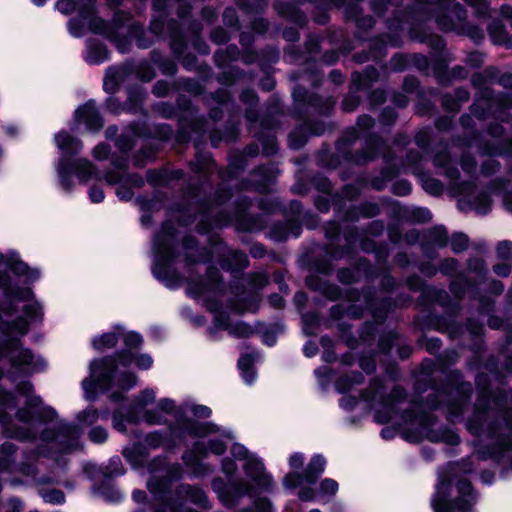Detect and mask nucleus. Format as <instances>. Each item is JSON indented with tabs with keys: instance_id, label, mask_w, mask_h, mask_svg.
Masks as SVG:
<instances>
[{
	"instance_id": "f257e3e1",
	"label": "nucleus",
	"mask_w": 512,
	"mask_h": 512,
	"mask_svg": "<svg viewBox=\"0 0 512 512\" xmlns=\"http://www.w3.org/2000/svg\"><path fill=\"white\" fill-rule=\"evenodd\" d=\"M195 149L196 157L190 162V169L199 176L200 183L189 184L187 187L188 197L195 202L184 210L171 208L169 215L175 217L181 226L190 225L199 218L196 231L202 235L209 233L214 227L223 228L231 223L240 232L262 230L266 225L264 217L247 213L252 205L249 197H239L236 200L235 211L231 215L220 209V206L231 198L230 190L219 185L216 191L211 193V175L217 171L222 182L235 179L247 166L244 155L239 151L231 152L227 167L218 169L210 152L201 151L199 143H195Z\"/></svg>"
},
{
	"instance_id": "f03ea898",
	"label": "nucleus",
	"mask_w": 512,
	"mask_h": 512,
	"mask_svg": "<svg viewBox=\"0 0 512 512\" xmlns=\"http://www.w3.org/2000/svg\"><path fill=\"white\" fill-rule=\"evenodd\" d=\"M402 0H372L371 11L382 17L391 5L395 9L392 16L386 20V27L391 33H385L371 40L368 52L357 53L354 60L357 63H365L369 60H379L386 56L387 47L397 48L402 45L400 32L406 16L416 20L434 19L439 30L445 33L454 32L458 35L467 36L475 43L484 39V33L476 25L469 24L466 9L457 0H415L413 4L402 7Z\"/></svg>"
},
{
	"instance_id": "7ed1b4c3",
	"label": "nucleus",
	"mask_w": 512,
	"mask_h": 512,
	"mask_svg": "<svg viewBox=\"0 0 512 512\" xmlns=\"http://www.w3.org/2000/svg\"><path fill=\"white\" fill-rule=\"evenodd\" d=\"M435 368L436 363L433 360L425 359L422 362L421 375L417 378L414 388L418 393H422L427 389L422 384L428 381V386L433 390V393L427 397L425 402L413 400L411 408L403 411L400 418L406 424L418 421L421 432L430 442L456 446L461 441L460 436L453 429L446 426L434 429L433 426L437 421L436 417L424 410L433 411L438 409L442 404L441 398L448 394L449 389L456 393V397L449 398L446 402V418L452 423L459 421L463 418L466 406L472 398L473 386L470 382L463 380V374L460 370L455 369L446 374V384L442 388H437L431 379Z\"/></svg>"
},
{
	"instance_id": "20e7f679",
	"label": "nucleus",
	"mask_w": 512,
	"mask_h": 512,
	"mask_svg": "<svg viewBox=\"0 0 512 512\" xmlns=\"http://www.w3.org/2000/svg\"><path fill=\"white\" fill-rule=\"evenodd\" d=\"M209 244L211 249L200 247L194 236H185L182 241L185 268L190 271L195 264L210 263L215 257L220 267L224 271L230 272L233 277L229 288L234 298L229 301V308L238 314L248 311L257 312V296L254 294L246 296L245 287L237 280V273H241L249 266L247 254L239 249L230 248L220 238L210 237Z\"/></svg>"
},
{
	"instance_id": "39448f33",
	"label": "nucleus",
	"mask_w": 512,
	"mask_h": 512,
	"mask_svg": "<svg viewBox=\"0 0 512 512\" xmlns=\"http://www.w3.org/2000/svg\"><path fill=\"white\" fill-rule=\"evenodd\" d=\"M151 477L147 487L154 499L161 503V507L154 512H182L184 501L200 506L204 509L210 508L206 493L197 486L180 484L177 486L174 496L172 494V483L182 477L179 464L167 463L166 457H155L148 465Z\"/></svg>"
},
{
	"instance_id": "423d86ee",
	"label": "nucleus",
	"mask_w": 512,
	"mask_h": 512,
	"mask_svg": "<svg viewBox=\"0 0 512 512\" xmlns=\"http://www.w3.org/2000/svg\"><path fill=\"white\" fill-rule=\"evenodd\" d=\"M374 126L375 119L372 116L360 115L355 126L347 128L336 142V154L331 156V161L325 163V155L320 156L323 165L335 169L342 161L364 166L376 160L386 143L378 133L373 131Z\"/></svg>"
},
{
	"instance_id": "0eeeda50",
	"label": "nucleus",
	"mask_w": 512,
	"mask_h": 512,
	"mask_svg": "<svg viewBox=\"0 0 512 512\" xmlns=\"http://www.w3.org/2000/svg\"><path fill=\"white\" fill-rule=\"evenodd\" d=\"M29 329V321L21 316L11 321L0 322V333L4 336L0 340V362L7 360L18 374H31L45 365L43 360L35 361L33 352L23 346L19 337H8L12 333L23 337Z\"/></svg>"
},
{
	"instance_id": "6e6552de",
	"label": "nucleus",
	"mask_w": 512,
	"mask_h": 512,
	"mask_svg": "<svg viewBox=\"0 0 512 512\" xmlns=\"http://www.w3.org/2000/svg\"><path fill=\"white\" fill-rule=\"evenodd\" d=\"M187 283L188 294L195 299L202 298L206 308L215 314L214 327L208 329L211 339H216V331L218 329L228 331V327L232 324L230 323V318L228 315L220 312L222 308L221 299L226 291L220 271L215 266L210 265L205 276L197 279L189 277Z\"/></svg>"
},
{
	"instance_id": "1a4fd4ad",
	"label": "nucleus",
	"mask_w": 512,
	"mask_h": 512,
	"mask_svg": "<svg viewBox=\"0 0 512 512\" xmlns=\"http://www.w3.org/2000/svg\"><path fill=\"white\" fill-rule=\"evenodd\" d=\"M408 36L412 41L426 44L434 60L433 74L438 84L448 86L454 80H464L468 77V70L456 65L448 70V64L454 60L452 53L446 50V42L443 37L431 32L418 24H412Z\"/></svg>"
},
{
	"instance_id": "9d476101",
	"label": "nucleus",
	"mask_w": 512,
	"mask_h": 512,
	"mask_svg": "<svg viewBox=\"0 0 512 512\" xmlns=\"http://www.w3.org/2000/svg\"><path fill=\"white\" fill-rule=\"evenodd\" d=\"M176 246V228L170 220H166L153 239L155 260L152 266V274L158 281L172 290L179 288L183 283L181 274L171 269V265L178 257Z\"/></svg>"
},
{
	"instance_id": "9b49d317",
	"label": "nucleus",
	"mask_w": 512,
	"mask_h": 512,
	"mask_svg": "<svg viewBox=\"0 0 512 512\" xmlns=\"http://www.w3.org/2000/svg\"><path fill=\"white\" fill-rule=\"evenodd\" d=\"M321 39L317 35H309L305 41V51L291 46L284 52V60L290 64H305L304 70L294 71L290 74L291 81L305 80L312 87H319L323 81V72L315 62V56L320 53Z\"/></svg>"
},
{
	"instance_id": "f8f14e48",
	"label": "nucleus",
	"mask_w": 512,
	"mask_h": 512,
	"mask_svg": "<svg viewBox=\"0 0 512 512\" xmlns=\"http://www.w3.org/2000/svg\"><path fill=\"white\" fill-rule=\"evenodd\" d=\"M82 431L77 424L64 421L57 422L53 427L45 428L40 433L43 445L39 446L37 453L43 456H52L54 453H70L80 447Z\"/></svg>"
},
{
	"instance_id": "ddd939ff",
	"label": "nucleus",
	"mask_w": 512,
	"mask_h": 512,
	"mask_svg": "<svg viewBox=\"0 0 512 512\" xmlns=\"http://www.w3.org/2000/svg\"><path fill=\"white\" fill-rule=\"evenodd\" d=\"M125 349L115 352L113 355L101 359H94L90 364V370L99 373V381L104 387H109L118 365L129 367L134 361L133 350H138L143 344V337L136 332H129L123 336Z\"/></svg>"
},
{
	"instance_id": "4468645a",
	"label": "nucleus",
	"mask_w": 512,
	"mask_h": 512,
	"mask_svg": "<svg viewBox=\"0 0 512 512\" xmlns=\"http://www.w3.org/2000/svg\"><path fill=\"white\" fill-rule=\"evenodd\" d=\"M407 397L405 389L401 386H394L390 394L386 397L383 380L375 377L370 380L366 389L360 393V398L372 404L378 401L382 408L377 409L374 413V420L378 424L389 423L392 416L396 413L395 404L403 402Z\"/></svg>"
},
{
	"instance_id": "2eb2a0df",
	"label": "nucleus",
	"mask_w": 512,
	"mask_h": 512,
	"mask_svg": "<svg viewBox=\"0 0 512 512\" xmlns=\"http://www.w3.org/2000/svg\"><path fill=\"white\" fill-rule=\"evenodd\" d=\"M15 391L26 398L25 406L18 408L15 418L37 432L33 422H45L56 417V411L49 406H44L42 398L34 394V386L30 381H22L15 387Z\"/></svg>"
},
{
	"instance_id": "dca6fc26",
	"label": "nucleus",
	"mask_w": 512,
	"mask_h": 512,
	"mask_svg": "<svg viewBox=\"0 0 512 512\" xmlns=\"http://www.w3.org/2000/svg\"><path fill=\"white\" fill-rule=\"evenodd\" d=\"M292 98V116L296 119H304L312 114L328 116L336 104L335 97H323L316 93H310L301 85H296L293 88Z\"/></svg>"
},
{
	"instance_id": "f3484780",
	"label": "nucleus",
	"mask_w": 512,
	"mask_h": 512,
	"mask_svg": "<svg viewBox=\"0 0 512 512\" xmlns=\"http://www.w3.org/2000/svg\"><path fill=\"white\" fill-rule=\"evenodd\" d=\"M458 496L446 501V484L442 482L437 486L436 493L431 499L434 512H473L476 502V494L470 481L461 479L457 482Z\"/></svg>"
},
{
	"instance_id": "a211bd4d",
	"label": "nucleus",
	"mask_w": 512,
	"mask_h": 512,
	"mask_svg": "<svg viewBox=\"0 0 512 512\" xmlns=\"http://www.w3.org/2000/svg\"><path fill=\"white\" fill-rule=\"evenodd\" d=\"M282 113V103L279 97L273 94L267 101L266 113L258 120L261 130L254 132V137L261 142L265 155H274L277 152V139L273 131L280 126L277 117Z\"/></svg>"
},
{
	"instance_id": "6ab92c4d",
	"label": "nucleus",
	"mask_w": 512,
	"mask_h": 512,
	"mask_svg": "<svg viewBox=\"0 0 512 512\" xmlns=\"http://www.w3.org/2000/svg\"><path fill=\"white\" fill-rule=\"evenodd\" d=\"M56 170L63 190L71 192L74 187L72 173L74 172L80 183H87L91 179L102 180L101 174L96 171L95 165L84 158L71 162L69 159L59 158Z\"/></svg>"
},
{
	"instance_id": "aec40b11",
	"label": "nucleus",
	"mask_w": 512,
	"mask_h": 512,
	"mask_svg": "<svg viewBox=\"0 0 512 512\" xmlns=\"http://www.w3.org/2000/svg\"><path fill=\"white\" fill-rule=\"evenodd\" d=\"M16 407V396L0 385V425L3 434L7 438L19 441L33 442L36 440V431L32 428H24L13 423L12 417L5 410Z\"/></svg>"
},
{
	"instance_id": "412c9836",
	"label": "nucleus",
	"mask_w": 512,
	"mask_h": 512,
	"mask_svg": "<svg viewBox=\"0 0 512 512\" xmlns=\"http://www.w3.org/2000/svg\"><path fill=\"white\" fill-rule=\"evenodd\" d=\"M211 487L221 503L228 508L236 506L244 496H253L251 484L243 479H228L227 484L221 477H215L211 481Z\"/></svg>"
},
{
	"instance_id": "4be33fe9",
	"label": "nucleus",
	"mask_w": 512,
	"mask_h": 512,
	"mask_svg": "<svg viewBox=\"0 0 512 512\" xmlns=\"http://www.w3.org/2000/svg\"><path fill=\"white\" fill-rule=\"evenodd\" d=\"M478 98L476 97V101L470 106V113L479 120H484L488 117L489 113L491 115L503 122L509 123L512 119V115L510 113L512 109V96L509 93L499 92L494 96L491 101L487 102V107H482L478 103Z\"/></svg>"
},
{
	"instance_id": "5701e85b",
	"label": "nucleus",
	"mask_w": 512,
	"mask_h": 512,
	"mask_svg": "<svg viewBox=\"0 0 512 512\" xmlns=\"http://www.w3.org/2000/svg\"><path fill=\"white\" fill-rule=\"evenodd\" d=\"M379 79V72L374 66H367L362 73L353 72L348 94L344 97L341 107L344 112H353L361 103L358 92L371 87Z\"/></svg>"
},
{
	"instance_id": "b1692460",
	"label": "nucleus",
	"mask_w": 512,
	"mask_h": 512,
	"mask_svg": "<svg viewBox=\"0 0 512 512\" xmlns=\"http://www.w3.org/2000/svg\"><path fill=\"white\" fill-rule=\"evenodd\" d=\"M442 149L437 151L433 156V164L437 168L443 169V175L448 178L451 182V187L455 189L459 194H468L475 187L473 181L460 182V171L459 169L451 165L452 157L448 150V144L446 142H440Z\"/></svg>"
},
{
	"instance_id": "393cba45",
	"label": "nucleus",
	"mask_w": 512,
	"mask_h": 512,
	"mask_svg": "<svg viewBox=\"0 0 512 512\" xmlns=\"http://www.w3.org/2000/svg\"><path fill=\"white\" fill-rule=\"evenodd\" d=\"M367 308L371 309L373 319L380 323H384L390 312L396 307L407 306L412 302V297L409 294H401L396 299L386 297L377 300L374 296L372 288H367L363 291Z\"/></svg>"
},
{
	"instance_id": "a878e982",
	"label": "nucleus",
	"mask_w": 512,
	"mask_h": 512,
	"mask_svg": "<svg viewBox=\"0 0 512 512\" xmlns=\"http://www.w3.org/2000/svg\"><path fill=\"white\" fill-rule=\"evenodd\" d=\"M326 460L320 454L311 457L305 469L299 472H291L284 477L283 484L286 488L293 489L301 484H315L324 473Z\"/></svg>"
},
{
	"instance_id": "bb28decb",
	"label": "nucleus",
	"mask_w": 512,
	"mask_h": 512,
	"mask_svg": "<svg viewBox=\"0 0 512 512\" xmlns=\"http://www.w3.org/2000/svg\"><path fill=\"white\" fill-rule=\"evenodd\" d=\"M132 18L129 12L118 10L113 14L111 21H106L96 14L89 21V30L98 35H102L110 40L118 37L119 30Z\"/></svg>"
},
{
	"instance_id": "cd10ccee",
	"label": "nucleus",
	"mask_w": 512,
	"mask_h": 512,
	"mask_svg": "<svg viewBox=\"0 0 512 512\" xmlns=\"http://www.w3.org/2000/svg\"><path fill=\"white\" fill-rule=\"evenodd\" d=\"M406 286L413 292H420V300L429 303H436L442 307H448L451 304V297L443 289L426 285L420 276L413 274L406 279Z\"/></svg>"
},
{
	"instance_id": "c85d7f7f",
	"label": "nucleus",
	"mask_w": 512,
	"mask_h": 512,
	"mask_svg": "<svg viewBox=\"0 0 512 512\" xmlns=\"http://www.w3.org/2000/svg\"><path fill=\"white\" fill-rule=\"evenodd\" d=\"M99 373L100 371L97 370L96 372H93L91 370L92 376H95V380L85 379L82 382L83 389L86 392V398L88 400H94L95 397L92 395H89L90 391L94 389V387H99L103 391L110 390L113 386L118 387L122 391H129L132 389L136 383H137V377L135 374L131 372H123V373H117V370L115 371L113 378L111 380V384L109 387H104L101 382L99 381Z\"/></svg>"
},
{
	"instance_id": "c756f323",
	"label": "nucleus",
	"mask_w": 512,
	"mask_h": 512,
	"mask_svg": "<svg viewBox=\"0 0 512 512\" xmlns=\"http://www.w3.org/2000/svg\"><path fill=\"white\" fill-rule=\"evenodd\" d=\"M422 237V253L429 259L436 258V249L446 247L449 242L448 231L442 225L422 230Z\"/></svg>"
},
{
	"instance_id": "7c9ffc66",
	"label": "nucleus",
	"mask_w": 512,
	"mask_h": 512,
	"mask_svg": "<svg viewBox=\"0 0 512 512\" xmlns=\"http://www.w3.org/2000/svg\"><path fill=\"white\" fill-rule=\"evenodd\" d=\"M327 127L328 125L323 121L304 122L289 134V147L294 150L301 149L307 143L310 136L323 135Z\"/></svg>"
},
{
	"instance_id": "2f4dec72",
	"label": "nucleus",
	"mask_w": 512,
	"mask_h": 512,
	"mask_svg": "<svg viewBox=\"0 0 512 512\" xmlns=\"http://www.w3.org/2000/svg\"><path fill=\"white\" fill-rule=\"evenodd\" d=\"M498 68L488 66L480 72L471 76V85L477 91V98L484 101H491L496 94L490 85L496 82Z\"/></svg>"
},
{
	"instance_id": "473e14b6",
	"label": "nucleus",
	"mask_w": 512,
	"mask_h": 512,
	"mask_svg": "<svg viewBox=\"0 0 512 512\" xmlns=\"http://www.w3.org/2000/svg\"><path fill=\"white\" fill-rule=\"evenodd\" d=\"M253 174L259 179L257 181L243 179L239 183V189L265 193L276 178L277 169L274 164L260 165L253 171Z\"/></svg>"
},
{
	"instance_id": "72a5a7b5",
	"label": "nucleus",
	"mask_w": 512,
	"mask_h": 512,
	"mask_svg": "<svg viewBox=\"0 0 512 512\" xmlns=\"http://www.w3.org/2000/svg\"><path fill=\"white\" fill-rule=\"evenodd\" d=\"M243 470L247 477H249L260 489L271 492L273 490L272 476L265 471V466L259 458L252 455L248 458L244 465Z\"/></svg>"
},
{
	"instance_id": "f704fd0d",
	"label": "nucleus",
	"mask_w": 512,
	"mask_h": 512,
	"mask_svg": "<svg viewBox=\"0 0 512 512\" xmlns=\"http://www.w3.org/2000/svg\"><path fill=\"white\" fill-rule=\"evenodd\" d=\"M176 431H179V437L190 436L193 438H204L220 431L219 427L212 422H199L192 418H185L178 421Z\"/></svg>"
},
{
	"instance_id": "c9c22d12",
	"label": "nucleus",
	"mask_w": 512,
	"mask_h": 512,
	"mask_svg": "<svg viewBox=\"0 0 512 512\" xmlns=\"http://www.w3.org/2000/svg\"><path fill=\"white\" fill-rule=\"evenodd\" d=\"M74 118L76 123H83L86 129L91 132L100 131L104 125L103 118L96 107V102L92 99L75 110Z\"/></svg>"
},
{
	"instance_id": "e433bc0d",
	"label": "nucleus",
	"mask_w": 512,
	"mask_h": 512,
	"mask_svg": "<svg viewBox=\"0 0 512 512\" xmlns=\"http://www.w3.org/2000/svg\"><path fill=\"white\" fill-rule=\"evenodd\" d=\"M56 8L65 15L78 12L80 18L88 25L93 15L97 13L96 0H59L56 3Z\"/></svg>"
},
{
	"instance_id": "4c0bfd02",
	"label": "nucleus",
	"mask_w": 512,
	"mask_h": 512,
	"mask_svg": "<svg viewBox=\"0 0 512 512\" xmlns=\"http://www.w3.org/2000/svg\"><path fill=\"white\" fill-rule=\"evenodd\" d=\"M176 425L168 424L167 430H155L148 433L144 438V443L151 449L165 448L172 450L176 446Z\"/></svg>"
},
{
	"instance_id": "58836bf2",
	"label": "nucleus",
	"mask_w": 512,
	"mask_h": 512,
	"mask_svg": "<svg viewBox=\"0 0 512 512\" xmlns=\"http://www.w3.org/2000/svg\"><path fill=\"white\" fill-rule=\"evenodd\" d=\"M471 286L472 283L467 279L464 272L458 273L456 278L450 281L449 290L457 299V302L451 300V304L448 307H443L449 316L455 317L459 314L461 310L459 302L464 298L467 288Z\"/></svg>"
},
{
	"instance_id": "ea45409f",
	"label": "nucleus",
	"mask_w": 512,
	"mask_h": 512,
	"mask_svg": "<svg viewBox=\"0 0 512 512\" xmlns=\"http://www.w3.org/2000/svg\"><path fill=\"white\" fill-rule=\"evenodd\" d=\"M347 243L344 247H336L332 243L325 245V254L330 260H339L351 253V246L356 243L358 238V228L355 226L347 227L343 233Z\"/></svg>"
},
{
	"instance_id": "a19ab883",
	"label": "nucleus",
	"mask_w": 512,
	"mask_h": 512,
	"mask_svg": "<svg viewBox=\"0 0 512 512\" xmlns=\"http://www.w3.org/2000/svg\"><path fill=\"white\" fill-rule=\"evenodd\" d=\"M239 99L246 106L244 116L248 122V129L252 132L259 120L257 111L259 97L253 89H244L241 92Z\"/></svg>"
},
{
	"instance_id": "79ce46f5",
	"label": "nucleus",
	"mask_w": 512,
	"mask_h": 512,
	"mask_svg": "<svg viewBox=\"0 0 512 512\" xmlns=\"http://www.w3.org/2000/svg\"><path fill=\"white\" fill-rule=\"evenodd\" d=\"M54 139L57 147L62 152L60 158L68 159V157L78 155L83 148L82 142L67 131L58 132Z\"/></svg>"
},
{
	"instance_id": "37998d69",
	"label": "nucleus",
	"mask_w": 512,
	"mask_h": 512,
	"mask_svg": "<svg viewBox=\"0 0 512 512\" xmlns=\"http://www.w3.org/2000/svg\"><path fill=\"white\" fill-rule=\"evenodd\" d=\"M102 180H104L109 185H116L117 183L126 184L130 188H141L144 186V179L138 173L131 174H120L119 172L108 170L104 174L101 175Z\"/></svg>"
},
{
	"instance_id": "c03bdc74",
	"label": "nucleus",
	"mask_w": 512,
	"mask_h": 512,
	"mask_svg": "<svg viewBox=\"0 0 512 512\" xmlns=\"http://www.w3.org/2000/svg\"><path fill=\"white\" fill-rule=\"evenodd\" d=\"M109 59V51L105 44L90 39L86 42L84 60L90 65H99Z\"/></svg>"
},
{
	"instance_id": "a18cd8bd",
	"label": "nucleus",
	"mask_w": 512,
	"mask_h": 512,
	"mask_svg": "<svg viewBox=\"0 0 512 512\" xmlns=\"http://www.w3.org/2000/svg\"><path fill=\"white\" fill-rule=\"evenodd\" d=\"M274 9L279 15L287 18L289 21L295 23L299 27H304L307 24L306 15L299 10V8L290 2L275 1Z\"/></svg>"
},
{
	"instance_id": "49530a36",
	"label": "nucleus",
	"mask_w": 512,
	"mask_h": 512,
	"mask_svg": "<svg viewBox=\"0 0 512 512\" xmlns=\"http://www.w3.org/2000/svg\"><path fill=\"white\" fill-rule=\"evenodd\" d=\"M458 205L463 211L474 210L477 214L485 215L491 210L492 201L487 193L481 192L473 199H460Z\"/></svg>"
},
{
	"instance_id": "de8ad7c7",
	"label": "nucleus",
	"mask_w": 512,
	"mask_h": 512,
	"mask_svg": "<svg viewBox=\"0 0 512 512\" xmlns=\"http://www.w3.org/2000/svg\"><path fill=\"white\" fill-rule=\"evenodd\" d=\"M105 109L115 115L120 114L122 111L128 113H137L142 109L141 105L138 103L136 97L130 95L127 101L122 104L119 99L110 95L105 100Z\"/></svg>"
},
{
	"instance_id": "09e8293b",
	"label": "nucleus",
	"mask_w": 512,
	"mask_h": 512,
	"mask_svg": "<svg viewBox=\"0 0 512 512\" xmlns=\"http://www.w3.org/2000/svg\"><path fill=\"white\" fill-rule=\"evenodd\" d=\"M306 285L310 289L320 292L323 296L331 301L338 300L342 297V291L336 284L323 282L316 276L308 277L306 279Z\"/></svg>"
},
{
	"instance_id": "8fccbe9b",
	"label": "nucleus",
	"mask_w": 512,
	"mask_h": 512,
	"mask_svg": "<svg viewBox=\"0 0 512 512\" xmlns=\"http://www.w3.org/2000/svg\"><path fill=\"white\" fill-rule=\"evenodd\" d=\"M191 108V101L186 96H179L176 101V106L168 103L161 102L156 105L155 111L163 118L170 119L177 115V109L189 112Z\"/></svg>"
},
{
	"instance_id": "3c124183",
	"label": "nucleus",
	"mask_w": 512,
	"mask_h": 512,
	"mask_svg": "<svg viewBox=\"0 0 512 512\" xmlns=\"http://www.w3.org/2000/svg\"><path fill=\"white\" fill-rule=\"evenodd\" d=\"M466 329L472 340L469 350L476 355L480 354L484 349L483 324L478 320L469 318L466 321Z\"/></svg>"
},
{
	"instance_id": "603ef678",
	"label": "nucleus",
	"mask_w": 512,
	"mask_h": 512,
	"mask_svg": "<svg viewBox=\"0 0 512 512\" xmlns=\"http://www.w3.org/2000/svg\"><path fill=\"white\" fill-rule=\"evenodd\" d=\"M345 17L348 20H353L358 29L368 30L375 25V20L372 16L362 15V8L359 3L348 5L345 7Z\"/></svg>"
},
{
	"instance_id": "864d4df0",
	"label": "nucleus",
	"mask_w": 512,
	"mask_h": 512,
	"mask_svg": "<svg viewBox=\"0 0 512 512\" xmlns=\"http://www.w3.org/2000/svg\"><path fill=\"white\" fill-rule=\"evenodd\" d=\"M241 51L235 44H230L223 49L217 50L214 55V63L217 68L224 69L232 62L240 59Z\"/></svg>"
},
{
	"instance_id": "5fc2aeb1",
	"label": "nucleus",
	"mask_w": 512,
	"mask_h": 512,
	"mask_svg": "<svg viewBox=\"0 0 512 512\" xmlns=\"http://www.w3.org/2000/svg\"><path fill=\"white\" fill-rule=\"evenodd\" d=\"M255 75L253 72H246L240 67L232 66L228 70L220 72L216 79L219 84L224 86H231L236 81L247 78L249 81H253Z\"/></svg>"
},
{
	"instance_id": "6e6d98bb",
	"label": "nucleus",
	"mask_w": 512,
	"mask_h": 512,
	"mask_svg": "<svg viewBox=\"0 0 512 512\" xmlns=\"http://www.w3.org/2000/svg\"><path fill=\"white\" fill-rule=\"evenodd\" d=\"M290 234L294 237H299L301 234V227L300 225H294L292 221L287 220L285 222L274 224L270 232V237L273 240L280 242L285 241Z\"/></svg>"
},
{
	"instance_id": "4d7b16f0",
	"label": "nucleus",
	"mask_w": 512,
	"mask_h": 512,
	"mask_svg": "<svg viewBox=\"0 0 512 512\" xmlns=\"http://www.w3.org/2000/svg\"><path fill=\"white\" fill-rule=\"evenodd\" d=\"M368 287H366L367 289ZM365 288H363L361 291L358 290H349L347 292L346 298L351 302H358L363 300L364 306H359L356 304L350 305L346 309V315L352 319H360L363 316L364 310H369L371 312V309L367 308L366 302H365V296L363 291Z\"/></svg>"
},
{
	"instance_id": "13d9d810",
	"label": "nucleus",
	"mask_w": 512,
	"mask_h": 512,
	"mask_svg": "<svg viewBox=\"0 0 512 512\" xmlns=\"http://www.w3.org/2000/svg\"><path fill=\"white\" fill-rule=\"evenodd\" d=\"M190 129L191 132L197 133L200 136L204 135L209 128V121L204 117H195L189 125L184 123V120L180 119V131L178 134L179 141H187L188 137L185 135L186 130Z\"/></svg>"
},
{
	"instance_id": "bf43d9fd",
	"label": "nucleus",
	"mask_w": 512,
	"mask_h": 512,
	"mask_svg": "<svg viewBox=\"0 0 512 512\" xmlns=\"http://www.w3.org/2000/svg\"><path fill=\"white\" fill-rule=\"evenodd\" d=\"M159 147L154 144H146L142 146L133 155V164L137 168H143L148 163L153 162L156 159Z\"/></svg>"
},
{
	"instance_id": "052dcab7",
	"label": "nucleus",
	"mask_w": 512,
	"mask_h": 512,
	"mask_svg": "<svg viewBox=\"0 0 512 512\" xmlns=\"http://www.w3.org/2000/svg\"><path fill=\"white\" fill-rule=\"evenodd\" d=\"M432 327L437 331L447 333L451 339L459 337L463 332L462 325L458 324L454 319L446 320L444 316L437 317Z\"/></svg>"
},
{
	"instance_id": "680f3d73",
	"label": "nucleus",
	"mask_w": 512,
	"mask_h": 512,
	"mask_svg": "<svg viewBox=\"0 0 512 512\" xmlns=\"http://www.w3.org/2000/svg\"><path fill=\"white\" fill-rule=\"evenodd\" d=\"M365 380L364 375L361 372H352L349 375L339 377L335 381V388L338 393L345 394L350 391L353 386L362 384Z\"/></svg>"
},
{
	"instance_id": "e2e57ef3",
	"label": "nucleus",
	"mask_w": 512,
	"mask_h": 512,
	"mask_svg": "<svg viewBox=\"0 0 512 512\" xmlns=\"http://www.w3.org/2000/svg\"><path fill=\"white\" fill-rule=\"evenodd\" d=\"M109 415L110 412L108 409L98 411L93 406H89L77 415V420L83 425L91 426L99 419L107 420Z\"/></svg>"
},
{
	"instance_id": "0e129e2a",
	"label": "nucleus",
	"mask_w": 512,
	"mask_h": 512,
	"mask_svg": "<svg viewBox=\"0 0 512 512\" xmlns=\"http://www.w3.org/2000/svg\"><path fill=\"white\" fill-rule=\"evenodd\" d=\"M151 61L157 65L161 73L167 76H174L177 73V65L174 60L163 57L157 50L151 51Z\"/></svg>"
},
{
	"instance_id": "69168bd1",
	"label": "nucleus",
	"mask_w": 512,
	"mask_h": 512,
	"mask_svg": "<svg viewBox=\"0 0 512 512\" xmlns=\"http://www.w3.org/2000/svg\"><path fill=\"white\" fill-rule=\"evenodd\" d=\"M95 490L109 502H119L123 498L120 490L112 485L109 480H103L101 483L97 484Z\"/></svg>"
},
{
	"instance_id": "338daca9",
	"label": "nucleus",
	"mask_w": 512,
	"mask_h": 512,
	"mask_svg": "<svg viewBox=\"0 0 512 512\" xmlns=\"http://www.w3.org/2000/svg\"><path fill=\"white\" fill-rule=\"evenodd\" d=\"M134 71L133 63H125L122 66H110L105 75L121 85Z\"/></svg>"
},
{
	"instance_id": "774afa93",
	"label": "nucleus",
	"mask_w": 512,
	"mask_h": 512,
	"mask_svg": "<svg viewBox=\"0 0 512 512\" xmlns=\"http://www.w3.org/2000/svg\"><path fill=\"white\" fill-rule=\"evenodd\" d=\"M238 368L245 383L252 384L255 380V371L253 367V358L249 354H243L238 359Z\"/></svg>"
}]
</instances>
